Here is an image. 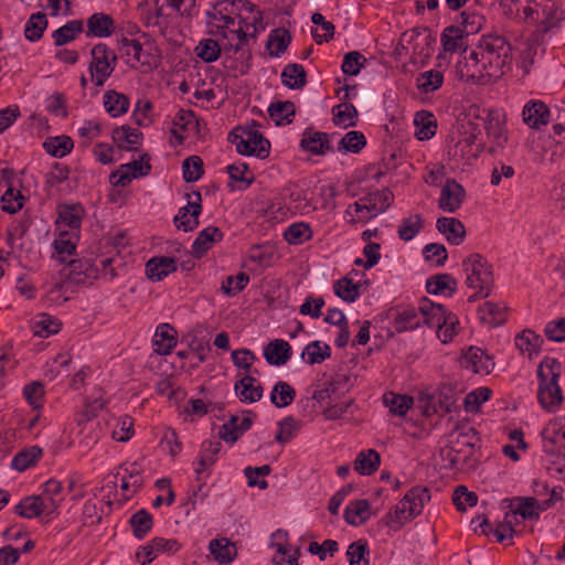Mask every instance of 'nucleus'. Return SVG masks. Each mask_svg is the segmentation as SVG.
<instances>
[{
    "label": "nucleus",
    "mask_w": 565,
    "mask_h": 565,
    "mask_svg": "<svg viewBox=\"0 0 565 565\" xmlns=\"http://www.w3.org/2000/svg\"><path fill=\"white\" fill-rule=\"evenodd\" d=\"M561 373L562 364L552 358H545L537 369V401L548 413H555L563 402V393L558 385Z\"/></svg>",
    "instance_id": "nucleus-1"
},
{
    "label": "nucleus",
    "mask_w": 565,
    "mask_h": 565,
    "mask_svg": "<svg viewBox=\"0 0 565 565\" xmlns=\"http://www.w3.org/2000/svg\"><path fill=\"white\" fill-rule=\"evenodd\" d=\"M465 284L475 292L469 296L468 301L488 298L494 286L493 270L490 263L481 254H470L462 260Z\"/></svg>",
    "instance_id": "nucleus-2"
},
{
    "label": "nucleus",
    "mask_w": 565,
    "mask_h": 565,
    "mask_svg": "<svg viewBox=\"0 0 565 565\" xmlns=\"http://www.w3.org/2000/svg\"><path fill=\"white\" fill-rule=\"evenodd\" d=\"M392 202L393 193L390 190H377L349 205L344 212V216L350 223H366L384 212Z\"/></svg>",
    "instance_id": "nucleus-3"
},
{
    "label": "nucleus",
    "mask_w": 565,
    "mask_h": 565,
    "mask_svg": "<svg viewBox=\"0 0 565 565\" xmlns=\"http://www.w3.org/2000/svg\"><path fill=\"white\" fill-rule=\"evenodd\" d=\"M90 55L92 60L88 65L90 81L95 86L103 87L116 68L117 56L105 43L94 45Z\"/></svg>",
    "instance_id": "nucleus-4"
},
{
    "label": "nucleus",
    "mask_w": 565,
    "mask_h": 565,
    "mask_svg": "<svg viewBox=\"0 0 565 565\" xmlns=\"http://www.w3.org/2000/svg\"><path fill=\"white\" fill-rule=\"evenodd\" d=\"M480 437L477 430L468 427L458 431L451 446L456 449L457 456L461 461V467L466 470L476 469L479 462Z\"/></svg>",
    "instance_id": "nucleus-5"
},
{
    "label": "nucleus",
    "mask_w": 565,
    "mask_h": 565,
    "mask_svg": "<svg viewBox=\"0 0 565 565\" xmlns=\"http://www.w3.org/2000/svg\"><path fill=\"white\" fill-rule=\"evenodd\" d=\"M78 135L82 138L95 139L110 135L111 141H131L130 138H142V134L128 125L110 129L102 125L97 120L84 121L83 126L78 128Z\"/></svg>",
    "instance_id": "nucleus-6"
},
{
    "label": "nucleus",
    "mask_w": 565,
    "mask_h": 565,
    "mask_svg": "<svg viewBox=\"0 0 565 565\" xmlns=\"http://www.w3.org/2000/svg\"><path fill=\"white\" fill-rule=\"evenodd\" d=\"M189 201L185 206L179 209L173 223L179 230L191 232L199 226V216L202 212V196L200 192L188 194Z\"/></svg>",
    "instance_id": "nucleus-7"
},
{
    "label": "nucleus",
    "mask_w": 565,
    "mask_h": 565,
    "mask_svg": "<svg viewBox=\"0 0 565 565\" xmlns=\"http://www.w3.org/2000/svg\"><path fill=\"white\" fill-rule=\"evenodd\" d=\"M57 220L55 222L57 231H67L81 235L82 221L84 217V209L81 204H60L57 206Z\"/></svg>",
    "instance_id": "nucleus-8"
},
{
    "label": "nucleus",
    "mask_w": 565,
    "mask_h": 565,
    "mask_svg": "<svg viewBox=\"0 0 565 565\" xmlns=\"http://www.w3.org/2000/svg\"><path fill=\"white\" fill-rule=\"evenodd\" d=\"M255 418L256 414L253 411H243L242 417L232 415L220 428V438L226 443L234 444L252 427Z\"/></svg>",
    "instance_id": "nucleus-9"
},
{
    "label": "nucleus",
    "mask_w": 565,
    "mask_h": 565,
    "mask_svg": "<svg viewBox=\"0 0 565 565\" xmlns=\"http://www.w3.org/2000/svg\"><path fill=\"white\" fill-rule=\"evenodd\" d=\"M270 546L276 548L271 559L274 565H298L300 552L298 547L287 544V532L282 530L275 531L271 534Z\"/></svg>",
    "instance_id": "nucleus-10"
},
{
    "label": "nucleus",
    "mask_w": 565,
    "mask_h": 565,
    "mask_svg": "<svg viewBox=\"0 0 565 565\" xmlns=\"http://www.w3.org/2000/svg\"><path fill=\"white\" fill-rule=\"evenodd\" d=\"M466 199L465 188L455 179H447L441 188L438 207L447 213H455Z\"/></svg>",
    "instance_id": "nucleus-11"
},
{
    "label": "nucleus",
    "mask_w": 565,
    "mask_h": 565,
    "mask_svg": "<svg viewBox=\"0 0 565 565\" xmlns=\"http://www.w3.org/2000/svg\"><path fill=\"white\" fill-rule=\"evenodd\" d=\"M171 134L177 141H184L200 134L199 121L190 109H179L171 121Z\"/></svg>",
    "instance_id": "nucleus-12"
},
{
    "label": "nucleus",
    "mask_w": 565,
    "mask_h": 565,
    "mask_svg": "<svg viewBox=\"0 0 565 565\" xmlns=\"http://www.w3.org/2000/svg\"><path fill=\"white\" fill-rule=\"evenodd\" d=\"M70 267V279L75 284H92L100 278V269L96 260L76 258L67 262Z\"/></svg>",
    "instance_id": "nucleus-13"
},
{
    "label": "nucleus",
    "mask_w": 565,
    "mask_h": 565,
    "mask_svg": "<svg viewBox=\"0 0 565 565\" xmlns=\"http://www.w3.org/2000/svg\"><path fill=\"white\" fill-rule=\"evenodd\" d=\"M221 449L222 444L218 440H204L202 443L198 461L194 462L198 480L210 476L209 469L216 462Z\"/></svg>",
    "instance_id": "nucleus-14"
},
{
    "label": "nucleus",
    "mask_w": 565,
    "mask_h": 565,
    "mask_svg": "<svg viewBox=\"0 0 565 565\" xmlns=\"http://www.w3.org/2000/svg\"><path fill=\"white\" fill-rule=\"evenodd\" d=\"M462 367L477 374H490L494 367L492 358L482 349L470 347L461 356Z\"/></svg>",
    "instance_id": "nucleus-15"
},
{
    "label": "nucleus",
    "mask_w": 565,
    "mask_h": 565,
    "mask_svg": "<svg viewBox=\"0 0 565 565\" xmlns=\"http://www.w3.org/2000/svg\"><path fill=\"white\" fill-rule=\"evenodd\" d=\"M479 50H481V60L492 64L494 58L501 60V56H508L510 45L502 35L487 34L480 39Z\"/></svg>",
    "instance_id": "nucleus-16"
},
{
    "label": "nucleus",
    "mask_w": 565,
    "mask_h": 565,
    "mask_svg": "<svg viewBox=\"0 0 565 565\" xmlns=\"http://www.w3.org/2000/svg\"><path fill=\"white\" fill-rule=\"evenodd\" d=\"M550 108L541 100H529L522 110L523 121L533 129L546 126L550 121Z\"/></svg>",
    "instance_id": "nucleus-17"
},
{
    "label": "nucleus",
    "mask_w": 565,
    "mask_h": 565,
    "mask_svg": "<svg viewBox=\"0 0 565 565\" xmlns=\"http://www.w3.org/2000/svg\"><path fill=\"white\" fill-rule=\"evenodd\" d=\"M234 392L242 403L253 404L263 397L264 390L254 376L246 374L235 382Z\"/></svg>",
    "instance_id": "nucleus-18"
},
{
    "label": "nucleus",
    "mask_w": 565,
    "mask_h": 565,
    "mask_svg": "<svg viewBox=\"0 0 565 565\" xmlns=\"http://www.w3.org/2000/svg\"><path fill=\"white\" fill-rule=\"evenodd\" d=\"M263 355L269 365L281 366L290 360L292 349L286 340L275 339L264 347Z\"/></svg>",
    "instance_id": "nucleus-19"
},
{
    "label": "nucleus",
    "mask_w": 565,
    "mask_h": 565,
    "mask_svg": "<svg viewBox=\"0 0 565 565\" xmlns=\"http://www.w3.org/2000/svg\"><path fill=\"white\" fill-rule=\"evenodd\" d=\"M419 312L422 315V323L429 328L440 327V323H446L447 318L451 315L446 311L443 305L434 303L428 298L420 300Z\"/></svg>",
    "instance_id": "nucleus-20"
},
{
    "label": "nucleus",
    "mask_w": 565,
    "mask_h": 565,
    "mask_svg": "<svg viewBox=\"0 0 565 565\" xmlns=\"http://www.w3.org/2000/svg\"><path fill=\"white\" fill-rule=\"evenodd\" d=\"M175 270L177 262L174 257H152L146 264V276L151 281H161Z\"/></svg>",
    "instance_id": "nucleus-21"
},
{
    "label": "nucleus",
    "mask_w": 565,
    "mask_h": 565,
    "mask_svg": "<svg viewBox=\"0 0 565 565\" xmlns=\"http://www.w3.org/2000/svg\"><path fill=\"white\" fill-rule=\"evenodd\" d=\"M114 19L104 12H95L87 19V38H108L115 32Z\"/></svg>",
    "instance_id": "nucleus-22"
},
{
    "label": "nucleus",
    "mask_w": 565,
    "mask_h": 565,
    "mask_svg": "<svg viewBox=\"0 0 565 565\" xmlns=\"http://www.w3.org/2000/svg\"><path fill=\"white\" fill-rule=\"evenodd\" d=\"M437 231L445 235L451 245H460L466 237V228L462 222L455 217L441 216L436 222Z\"/></svg>",
    "instance_id": "nucleus-23"
},
{
    "label": "nucleus",
    "mask_w": 565,
    "mask_h": 565,
    "mask_svg": "<svg viewBox=\"0 0 565 565\" xmlns=\"http://www.w3.org/2000/svg\"><path fill=\"white\" fill-rule=\"evenodd\" d=\"M177 331L169 323H161L157 327L152 338L154 352L160 355H168L177 345Z\"/></svg>",
    "instance_id": "nucleus-24"
},
{
    "label": "nucleus",
    "mask_w": 565,
    "mask_h": 565,
    "mask_svg": "<svg viewBox=\"0 0 565 565\" xmlns=\"http://www.w3.org/2000/svg\"><path fill=\"white\" fill-rule=\"evenodd\" d=\"M226 172L230 177L227 186L231 191H244L254 181V174L249 171L248 166L243 162L228 164Z\"/></svg>",
    "instance_id": "nucleus-25"
},
{
    "label": "nucleus",
    "mask_w": 565,
    "mask_h": 565,
    "mask_svg": "<svg viewBox=\"0 0 565 565\" xmlns=\"http://www.w3.org/2000/svg\"><path fill=\"white\" fill-rule=\"evenodd\" d=\"M415 137L418 141L431 139L437 132V120L433 113L419 110L414 117Z\"/></svg>",
    "instance_id": "nucleus-26"
},
{
    "label": "nucleus",
    "mask_w": 565,
    "mask_h": 565,
    "mask_svg": "<svg viewBox=\"0 0 565 565\" xmlns=\"http://www.w3.org/2000/svg\"><path fill=\"white\" fill-rule=\"evenodd\" d=\"M222 238L223 233L218 227L207 226L202 230L194 239L191 246L192 255L196 258H201L212 247L213 243L220 242Z\"/></svg>",
    "instance_id": "nucleus-27"
},
{
    "label": "nucleus",
    "mask_w": 565,
    "mask_h": 565,
    "mask_svg": "<svg viewBox=\"0 0 565 565\" xmlns=\"http://www.w3.org/2000/svg\"><path fill=\"white\" fill-rule=\"evenodd\" d=\"M420 316L419 310L417 311L415 308L398 310L391 322L392 328L397 333L415 330L422 326Z\"/></svg>",
    "instance_id": "nucleus-28"
},
{
    "label": "nucleus",
    "mask_w": 565,
    "mask_h": 565,
    "mask_svg": "<svg viewBox=\"0 0 565 565\" xmlns=\"http://www.w3.org/2000/svg\"><path fill=\"white\" fill-rule=\"evenodd\" d=\"M79 236L81 235L75 234V237H73V233L58 231V236L53 242L56 260L60 263L67 262V257L73 255L76 250Z\"/></svg>",
    "instance_id": "nucleus-29"
},
{
    "label": "nucleus",
    "mask_w": 565,
    "mask_h": 565,
    "mask_svg": "<svg viewBox=\"0 0 565 565\" xmlns=\"http://www.w3.org/2000/svg\"><path fill=\"white\" fill-rule=\"evenodd\" d=\"M291 33L285 28H276L268 34L266 47L271 57L281 56L291 43Z\"/></svg>",
    "instance_id": "nucleus-30"
},
{
    "label": "nucleus",
    "mask_w": 565,
    "mask_h": 565,
    "mask_svg": "<svg viewBox=\"0 0 565 565\" xmlns=\"http://www.w3.org/2000/svg\"><path fill=\"white\" fill-rule=\"evenodd\" d=\"M281 83L289 89H302L307 85V73L305 67L298 63L287 64L281 74Z\"/></svg>",
    "instance_id": "nucleus-31"
},
{
    "label": "nucleus",
    "mask_w": 565,
    "mask_h": 565,
    "mask_svg": "<svg viewBox=\"0 0 565 565\" xmlns=\"http://www.w3.org/2000/svg\"><path fill=\"white\" fill-rule=\"evenodd\" d=\"M209 551L214 559L223 565L232 563L236 556V546L228 539H214L209 544Z\"/></svg>",
    "instance_id": "nucleus-32"
},
{
    "label": "nucleus",
    "mask_w": 565,
    "mask_h": 565,
    "mask_svg": "<svg viewBox=\"0 0 565 565\" xmlns=\"http://www.w3.org/2000/svg\"><path fill=\"white\" fill-rule=\"evenodd\" d=\"M404 503H406L409 515L416 518L419 515L427 502L430 500V492L426 487H414L409 489L403 497Z\"/></svg>",
    "instance_id": "nucleus-33"
},
{
    "label": "nucleus",
    "mask_w": 565,
    "mask_h": 565,
    "mask_svg": "<svg viewBox=\"0 0 565 565\" xmlns=\"http://www.w3.org/2000/svg\"><path fill=\"white\" fill-rule=\"evenodd\" d=\"M458 281L449 274L431 276L426 281V289L431 295L452 296L457 290Z\"/></svg>",
    "instance_id": "nucleus-34"
},
{
    "label": "nucleus",
    "mask_w": 565,
    "mask_h": 565,
    "mask_svg": "<svg viewBox=\"0 0 565 565\" xmlns=\"http://www.w3.org/2000/svg\"><path fill=\"white\" fill-rule=\"evenodd\" d=\"M103 104L111 117H118L128 111L130 100L127 95L109 89L103 96Z\"/></svg>",
    "instance_id": "nucleus-35"
},
{
    "label": "nucleus",
    "mask_w": 565,
    "mask_h": 565,
    "mask_svg": "<svg viewBox=\"0 0 565 565\" xmlns=\"http://www.w3.org/2000/svg\"><path fill=\"white\" fill-rule=\"evenodd\" d=\"M330 356L331 347L318 340L308 343L300 354L301 360L309 365L320 364Z\"/></svg>",
    "instance_id": "nucleus-36"
},
{
    "label": "nucleus",
    "mask_w": 565,
    "mask_h": 565,
    "mask_svg": "<svg viewBox=\"0 0 565 565\" xmlns=\"http://www.w3.org/2000/svg\"><path fill=\"white\" fill-rule=\"evenodd\" d=\"M518 504L515 509L509 513L511 519L521 515L524 520L537 521L540 519L541 501L535 497L516 498Z\"/></svg>",
    "instance_id": "nucleus-37"
},
{
    "label": "nucleus",
    "mask_w": 565,
    "mask_h": 565,
    "mask_svg": "<svg viewBox=\"0 0 565 565\" xmlns=\"http://www.w3.org/2000/svg\"><path fill=\"white\" fill-rule=\"evenodd\" d=\"M507 306L503 302L486 301L479 307L480 319L491 327H498L505 321Z\"/></svg>",
    "instance_id": "nucleus-38"
},
{
    "label": "nucleus",
    "mask_w": 565,
    "mask_h": 565,
    "mask_svg": "<svg viewBox=\"0 0 565 565\" xmlns=\"http://www.w3.org/2000/svg\"><path fill=\"white\" fill-rule=\"evenodd\" d=\"M370 516V503L365 499L350 502L344 510V519L350 525L363 524Z\"/></svg>",
    "instance_id": "nucleus-39"
},
{
    "label": "nucleus",
    "mask_w": 565,
    "mask_h": 565,
    "mask_svg": "<svg viewBox=\"0 0 565 565\" xmlns=\"http://www.w3.org/2000/svg\"><path fill=\"white\" fill-rule=\"evenodd\" d=\"M47 25L49 21L45 13H32L24 25V38L32 43L40 41Z\"/></svg>",
    "instance_id": "nucleus-40"
},
{
    "label": "nucleus",
    "mask_w": 565,
    "mask_h": 565,
    "mask_svg": "<svg viewBox=\"0 0 565 565\" xmlns=\"http://www.w3.org/2000/svg\"><path fill=\"white\" fill-rule=\"evenodd\" d=\"M338 138V141H366L365 136L361 131L351 130L343 136L335 134H327L320 131H312V128H306L300 141H330V139Z\"/></svg>",
    "instance_id": "nucleus-41"
},
{
    "label": "nucleus",
    "mask_w": 565,
    "mask_h": 565,
    "mask_svg": "<svg viewBox=\"0 0 565 565\" xmlns=\"http://www.w3.org/2000/svg\"><path fill=\"white\" fill-rule=\"evenodd\" d=\"M514 342L515 347L522 354H526L531 358L533 354H537L540 352L543 339L534 331L527 329L519 333L515 337Z\"/></svg>",
    "instance_id": "nucleus-42"
},
{
    "label": "nucleus",
    "mask_w": 565,
    "mask_h": 565,
    "mask_svg": "<svg viewBox=\"0 0 565 565\" xmlns=\"http://www.w3.org/2000/svg\"><path fill=\"white\" fill-rule=\"evenodd\" d=\"M380 463V454L374 449H367L358 454L354 460V469L362 476H370L377 470Z\"/></svg>",
    "instance_id": "nucleus-43"
},
{
    "label": "nucleus",
    "mask_w": 565,
    "mask_h": 565,
    "mask_svg": "<svg viewBox=\"0 0 565 565\" xmlns=\"http://www.w3.org/2000/svg\"><path fill=\"white\" fill-rule=\"evenodd\" d=\"M282 236L290 245H301L312 238L313 231L308 223L295 222L287 226Z\"/></svg>",
    "instance_id": "nucleus-44"
},
{
    "label": "nucleus",
    "mask_w": 565,
    "mask_h": 565,
    "mask_svg": "<svg viewBox=\"0 0 565 565\" xmlns=\"http://www.w3.org/2000/svg\"><path fill=\"white\" fill-rule=\"evenodd\" d=\"M84 30V23L82 20H71L66 22L61 28L56 29L52 33V38L54 40V44L56 46H63L82 33Z\"/></svg>",
    "instance_id": "nucleus-45"
},
{
    "label": "nucleus",
    "mask_w": 565,
    "mask_h": 565,
    "mask_svg": "<svg viewBox=\"0 0 565 565\" xmlns=\"http://www.w3.org/2000/svg\"><path fill=\"white\" fill-rule=\"evenodd\" d=\"M481 150V143H477L476 148L472 147V143H454L448 147L447 154L457 163L472 164Z\"/></svg>",
    "instance_id": "nucleus-46"
},
{
    "label": "nucleus",
    "mask_w": 565,
    "mask_h": 565,
    "mask_svg": "<svg viewBox=\"0 0 565 565\" xmlns=\"http://www.w3.org/2000/svg\"><path fill=\"white\" fill-rule=\"evenodd\" d=\"M268 115L276 126L288 125L295 116V104L290 100L273 103L268 107Z\"/></svg>",
    "instance_id": "nucleus-47"
},
{
    "label": "nucleus",
    "mask_w": 565,
    "mask_h": 565,
    "mask_svg": "<svg viewBox=\"0 0 565 565\" xmlns=\"http://www.w3.org/2000/svg\"><path fill=\"white\" fill-rule=\"evenodd\" d=\"M131 147H122V143H96L93 150L95 159L102 164H109L120 159L122 150Z\"/></svg>",
    "instance_id": "nucleus-48"
},
{
    "label": "nucleus",
    "mask_w": 565,
    "mask_h": 565,
    "mask_svg": "<svg viewBox=\"0 0 565 565\" xmlns=\"http://www.w3.org/2000/svg\"><path fill=\"white\" fill-rule=\"evenodd\" d=\"M42 455L43 450L39 446L25 448L13 456L11 467L18 471H25L33 467Z\"/></svg>",
    "instance_id": "nucleus-49"
},
{
    "label": "nucleus",
    "mask_w": 565,
    "mask_h": 565,
    "mask_svg": "<svg viewBox=\"0 0 565 565\" xmlns=\"http://www.w3.org/2000/svg\"><path fill=\"white\" fill-rule=\"evenodd\" d=\"M467 36L459 25H449L444 29L440 42L446 52L455 53L463 47V39Z\"/></svg>",
    "instance_id": "nucleus-50"
},
{
    "label": "nucleus",
    "mask_w": 565,
    "mask_h": 565,
    "mask_svg": "<svg viewBox=\"0 0 565 565\" xmlns=\"http://www.w3.org/2000/svg\"><path fill=\"white\" fill-rule=\"evenodd\" d=\"M120 42L121 47L127 49L126 54L130 55L132 53V57L136 62L140 63L142 66H147L149 70L158 67L159 56H152L153 61L143 60V47L138 40L124 36Z\"/></svg>",
    "instance_id": "nucleus-51"
},
{
    "label": "nucleus",
    "mask_w": 565,
    "mask_h": 565,
    "mask_svg": "<svg viewBox=\"0 0 565 565\" xmlns=\"http://www.w3.org/2000/svg\"><path fill=\"white\" fill-rule=\"evenodd\" d=\"M296 397L295 388L287 382H277L270 393V402L278 408L290 405Z\"/></svg>",
    "instance_id": "nucleus-52"
},
{
    "label": "nucleus",
    "mask_w": 565,
    "mask_h": 565,
    "mask_svg": "<svg viewBox=\"0 0 565 565\" xmlns=\"http://www.w3.org/2000/svg\"><path fill=\"white\" fill-rule=\"evenodd\" d=\"M41 504L42 495H28L14 507V512L21 518L34 519L43 513Z\"/></svg>",
    "instance_id": "nucleus-53"
},
{
    "label": "nucleus",
    "mask_w": 565,
    "mask_h": 565,
    "mask_svg": "<svg viewBox=\"0 0 565 565\" xmlns=\"http://www.w3.org/2000/svg\"><path fill=\"white\" fill-rule=\"evenodd\" d=\"M383 403L390 408V412L397 416H405L413 406V397L395 393H386L383 396Z\"/></svg>",
    "instance_id": "nucleus-54"
},
{
    "label": "nucleus",
    "mask_w": 565,
    "mask_h": 565,
    "mask_svg": "<svg viewBox=\"0 0 565 565\" xmlns=\"http://www.w3.org/2000/svg\"><path fill=\"white\" fill-rule=\"evenodd\" d=\"M443 83L444 75L437 70H429L420 73L416 78V86L424 94L437 90L441 87Z\"/></svg>",
    "instance_id": "nucleus-55"
},
{
    "label": "nucleus",
    "mask_w": 565,
    "mask_h": 565,
    "mask_svg": "<svg viewBox=\"0 0 565 565\" xmlns=\"http://www.w3.org/2000/svg\"><path fill=\"white\" fill-rule=\"evenodd\" d=\"M413 519H415L414 515H409L408 508L402 499L398 504L386 514V525L394 531H398Z\"/></svg>",
    "instance_id": "nucleus-56"
},
{
    "label": "nucleus",
    "mask_w": 565,
    "mask_h": 565,
    "mask_svg": "<svg viewBox=\"0 0 565 565\" xmlns=\"http://www.w3.org/2000/svg\"><path fill=\"white\" fill-rule=\"evenodd\" d=\"M135 537L141 540L152 529L153 519L151 514L145 510H138L129 520Z\"/></svg>",
    "instance_id": "nucleus-57"
},
{
    "label": "nucleus",
    "mask_w": 565,
    "mask_h": 565,
    "mask_svg": "<svg viewBox=\"0 0 565 565\" xmlns=\"http://www.w3.org/2000/svg\"><path fill=\"white\" fill-rule=\"evenodd\" d=\"M332 114H333V121L338 126L348 128V127L355 125V120L358 117V110L353 104L341 103L333 107Z\"/></svg>",
    "instance_id": "nucleus-58"
},
{
    "label": "nucleus",
    "mask_w": 565,
    "mask_h": 565,
    "mask_svg": "<svg viewBox=\"0 0 565 565\" xmlns=\"http://www.w3.org/2000/svg\"><path fill=\"white\" fill-rule=\"evenodd\" d=\"M424 221L419 214H414L402 220L397 234L404 242L412 241L423 228Z\"/></svg>",
    "instance_id": "nucleus-59"
},
{
    "label": "nucleus",
    "mask_w": 565,
    "mask_h": 565,
    "mask_svg": "<svg viewBox=\"0 0 565 565\" xmlns=\"http://www.w3.org/2000/svg\"><path fill=\"white\" fill-rule=\"evenodd\" d=\"M460 19L461 21L459 26L467 35L478 33L486 22V19L481 13L471 9L463 10L460 13Z\"/></svg>",
    "instance_id": "nucleus-60"
},
{
    "label": "nucleus",
    "mask_w": 565,
    "mask_h": 565,
    "mask_svg": "<svg viewBox=\"0 0 565 565\" xmlns=\"http://www.w3.org/2000/svg\"><path fill=\"white\" fill-rule=\"evenodd\" d=\"M60 329L61 322L49 315L40 316L32 324L33 334L40 338H47L55 334Z\"/></svg>",
    "instance_id": "nucleus-61"
},
{
    "label": "nucleus",
    "mask_w": 565,
    "mask_h": 565,
    "mask_svg": "<svg viewBox=\"0 0 565 565\" xmlns=\"http://www.w3.org/2000/svg\"><path fill=\"white\" fill-rule=\"evenodd\" d=\"M127 475L122 476L120 489L122 491L135 493L142 487L143 479L140 473V468L136 462L130 463L125 468Z\"/></svg>",
    "instance_id": "nucleus-62"
},
{
    "label": "nucleus",
    "mask_w": 565,
    "mask_h": 565,
    "mask_svg": "<svg viewBox=\"0 0 565 565\" xmlns=\"http://www.w3.org/2000/svg\"><path fill=\"white\" fill-rule=\"evenodd\" d=\"M23 203L24 196L12 184L8 186L1 196V209L9 214L19 212L23 207Z\"/></svg>",
    "instance_id": "nucleus-63"
},
{
    "label": "nucleus",
    "mask_w": 565,
    "mask_h": 565,
    "mask_svg": "<svg viewBox=\"0 0 565 565\" xmlns=\"http://www.w3.org/2000/svg\"><path fill=\"white\" fill-rule=\"evenodd\" d=\"M369 545L364 540L352 542L347 551L349 565H369Z\"/></svg>",
    "instance_id": "nucleus-64"
}]
</instances>
